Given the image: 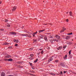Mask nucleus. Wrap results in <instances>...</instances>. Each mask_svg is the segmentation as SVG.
<instances>
[{"label":"nucleus","mask_w":76,"mask_h":76,"mask_svg":"<svg viewBox=\"0 0 76 76\" xmlns=\"http://www.w3.org/2000/svg\"><path fill=\"white\" fill-rule=\"evenodd\" d=\"M7 26L8 27H10V25L9 24H8L7 25Z\"/></svg>","instance_id":"nucleus-38"},{"label":"nucleus","mask_w":76,"mask_h":76,"mask_svg":"<svg viewBox=\"0 0 76 76\" xmlns=\"http://www.w3.org/2000/svg\"><path fill=\"white\" fill-rule=\"evenodd\" d=\"M58 61H58V60H56L55 61V63H58Z\"/></svg>","instance_id":"nucleus-20"},{"label":"nucleus","mask_w":76,"mask_h":76,"mask_svg":"<svg viewBox=\"0 0 76 76\" xmlns=\"http://www.w3.org/2000/svg\"><path fill=\"white\" fill-rule=\"evenodd\" d=\"M69 15L70 16H72V12L71 11L69 12Z\"/></svg>","instance_id":"nucleus-15"},{"label":"nucleus","mask_w":76,"mask_h":76,"mask_svg":"<svg viewBox=\"0 0 76 76\" xmlns=\"http://www.w3.org/2000/svg\"><path fill=\"white\" fill-rule=\"evenodd\" d=\"M49 38H53V36H49Z\"/></svg>","instance_id":"nucleus-36"},{"label":"nucleus","mask_w":76,"mask_h":76,"mask_svg":"<svg viewBox=\"0 0 76 76\" xmlns=\"http://www.w3.org/2000/svg\"><path fill=\"white\" fill-rule=\"evenodd\" d=\"M66 44H72V42H69L68 43H66Z\"/></svg>","instance_id":"nucleus-18"},{"label":"nucleus","mask_w":76,"mask_h":76,"mask_svg":"<svg viewBox=\"0 0 76 76\" xmlns=\"http://www.w3.org/2000/svg\"><path fill=\"white\" fill-rule=\"evenodd\" d=\"M29 59H30V60H32V59H33V58L32 57L29 58Z\"/></svg>","instance_id":"nucleus-31"},{"label":"nucleus","mask_w":76,"mask_h":76,"mask_svg":"<svg viewBox=\"0 0 76 76\" xmlns=\"http://www.w3.org/2000/svg\"><path fill=\"white\" fill-rule=\"evenodd\" d=\"M47 58V57H46V58Z\"/></svg>","instance_id":"nucleus-61"},{"label":"nucleus","mask_w":76,"mask_h":76,"mask_svg":"<svg viewBox=\"0 0 76 76\" xmlns=\"http://www.w3.org/2000/svg\"><path fill=\"white\" fill-rule=\"evenodd\" d=\"M5 22H7V20H5Z\"/></svg>","instance_id":"nucleus-46"},{"label":"nucleus","mask_w":76,"mask_h":76,"mask_svg":"<svg viewBox=\"0 0 76 76\" xmlns=\"http://www.w3.org/2000/svg\"><path fill=\"white\" fill-rule=\"evenodd\" d=\"M12 48L11 47H10L8 48Z\"/></svg>","instance_id":"nucleus-47"},{"label":"nucleus","mask_w":76,"mask_h":76,"mask_svg":"<svg viewBox=\"0 0 76 76\" xmlns=\"http://www.w3.org/2000/svg\"><path fill=\"white\" fill-rule=\"evenodd\" d=\"M67 73V71H64V73Z\"/></svg>","instance_id":"nucleus-39"},{"label":"nucleus","mask_w":76,"mask_h":76,"mask_svg":"<svg viewBox=\"0 0 76 76\" xmlns=\"http://www.w3.org/2000/svg\"><path fill=\"white\" fill-rule=\"evenodd\" d=\"M42 50V49H39V50Z\"/></svg>","instance_id":"nucleus-54"},{"label":"nucleus","mask_w":76,"mask_h":76,"mask_svg":"<svg viewBox=\"0 0 76 76\" xmlns=\"http://www.w3.org/2000/svg\"><path fill=\"white\" fill-rule=\"evenodd\" d=\"M33 50V48H31L29 49V50L31 51V50Z\"/></svg>","instance_id":"nucleus-37"},{"label":"nucleus","mask_w":76,"mask_h":76,"mask_svg":"<svg viewBox=\"0 0 76 76\" xmlns=\"http://www.w3.org/2000/svg\"><path fill=\"white\" fill-rule=\"evenodd\" d=\"M67 55H66L65 57H64V58L65 60L67 58Z\"/></svg>","instance_id":"nucleus-21"},{"label":"nucleus","mask_w":76,"mask_h":76,"mask_svg":"<svg viewBox=\"0 0 76 76\" xmlns=\"http://www.w3.org/2000/svg\"><path fill=\"white\" fill-rule=\"evenodd\" d=\"M7 76H13V75H8Z\"/></svg>","instance_id":"nucleus-48"},{"label":"nucleus","mask_w":76,"mask_h":76,"mask_svg":"<svg viewBox=\"0 0 76 76\" xmlns=\"http://www.w3.org/2000/svg\"><path fill=\"white\" fill-rule=\"evenodd\" d=\"M18 34H19V35H21L22 34H20V33Z\"/></svg>","instance_id":"nucleus-51"},{"label":"nucleus","mask_w":76,"mask_h":76,"mask_svg":"<svg viewBox=\"0 0 76 76\" xmlns=\"http://www.w3.org/2000/svg\"><path fill=\"white\" fill-rule=\"evenodd\" d=\"M72 34H73V33L72 32H71L70 33H68L67 34L69 35H72Z\"/></svg>","instance_id":"nucleus-22"},{"label":"nucleus","mask_w":76,"mask_h":76,"mask_svg":"<svg viewBox=\"0 0 76 76\" xmlns=\"http://www.w3.org/2000/svg\"><path fill=\"white\" fill-rule=\"evenodd\" d=\"M10 34L12 35H16V33L15 32H10Z\"/></svg>","instance_id":"nucleus-8"},{"label":"nucleus","mask_w":76,"mask_h":76,"mask_svg":"<svg viewBox=\"0 0 76 76\" xmlns=\"http://www.w3.org/2000/svg\"><path fill=\"white\" fill-rule=\"evenodd\" d=\"M14 42H16V43H18V42H19V40H18V39H17L16 40H15Z\"/></svg>","instance_id":"nucleus-17"},{"label":"nucleus","mask_w":76,"mask_h":76,"mask_svg":"<svg viewBox=\"0 0 76 76\" xmlns=\"http://www.w3.org/2000/svg\"><path fill=\"white\" fill-rule=\"evenodd\" d=\"M29 63L30 64V65L31 66H32V63H31L30 62H29Z\"/></svg>","instance_id":"nucleus-28"},{"label":"nucleus","mask_w":76,"mask_h":76,"mask_svg":"<svg viewBox=\"0 0 76 76\" xmlns=\"http://www.w3.org/2000/svg\"><path fill=\"white\" fill-rule=\"evenodd\" d=\"M60 74H63V72H62V71H61Z\"/></svg>","instance_id":"nucleus-42"},{"label":"nucleus","mask_w":76,"mask_h":76,"mask_svg":"<svg viewBox=\"0 0 76 76\" xmlns=\"http://www.w3.org/2000/svg\"><path fill=\"white\" fill-rule=\"evenodd\" d=\"M1 76H5V73L3 72L1 73Z\"/></svg>","instance_id":"nucleus-7"},{"label":"nucleus","mask_w":76,"mask_h":76,"mask_svg":"<svg viewBox=\"0 0 76 76\" xmlns=\"http://www.w3.org/2000/svg\"><path fill=\"white\" fill-rule=\"evenodd\" d=\"M66 29L63 28V29L60 32L61 33H62V32H64L65 31V30H66Z\"/></svg>","instance_id":"nucleus-6"},{"label":"nucleus","mask_w":76,"mask_h":76,"mask_svg":"<svg viewBox=\"0 0 76 76\" xmlns=\"http://www.w3.org/2000/svg\"><path fill=\"white\" fill-rule=\"evenodd\" d=\"M18 44H16L15 45V46H18Z\"/></svg>","instance_id":"nucleus-41"},{"label":"nucleus","mask_w":76,"mask_h":76,"mask_svg":"<svg viewBox=\"0 0 76 76\" xmlns=\"http://www.w3.org/2000/svg\"><path fill=\"white\" fill-rule=\"evenodd\" d=\"M51 61L50 59L48 60V62H50V61Z\"/></svg>","instance_id":"nucleus-40"},{"label":"nucleus","mask_w":76,"mask_h":76,"mask_svg":"<svg viewBox=\"0 0 76 76\" xmlns=\"http://www.w3.org/2000/svg\"><path fill=\"white\" fill-rule=\"evenodd\" d=\"M75 74H76V73H75Z\"/></svg>","instance_id":"nucleus-62"},{"label":"nucleus","mask_w":76,"mask_h":76,"mask_svg":"<svg viewBox=\"0 0 76 76\" xmlns=\"http://www.w3.org/2000/svg\"><path fill=\"white\" fill-rule=\"evenodd\" d=\"M53 41H58V40L56 39H53Z\"/></svg>","instance_id":"nucleus-26"},{"label":"nucleus","mask_w":76,"mask_h":76,"mask_svg":"<svg viewBox=\"0 0 76 76\" xmlns=\"http://www.w3.org/2000/svg\"><path fill=\"white\" fill-rule=\"evenodd\" d=\"M66 45H65V46H64V47H63V48H66Z\"/></svg>","instance_id":"nucleus-32"},{"label":"nucleus","mask_w":76,"mask_h":76,"mask_svg":"<svg viewBox=\"0 0 76 76\" xmlns=\"http://www.w3.org/2000/svg\"><path fill=\"white\" fill-rule=\"evenodd\" d=\"M30 75H33V74H30Z\"/></svg>","instance_id":"nucleus-52"},{"label":"nucleus","mask_w":76,"mask_h":76,"mask_svg":"<svg viewBox=\"0 0 76 76\" xmlns=\"http://www.w3.org/2000/svg\"><path fill=\"white\" fill-rule=\"evenodd\" d=\"M32 69H34V68H33V67H32Z\"/></svg>","instance_id":"nucleus-50"},{"label":"nucleus","mask_w":76,"mask_h":76,"mask_svg":"<svg viewBox=\"0 0 76 76\" xmlns=\"http://www.w3.org/2000/svg\"><path fill=\"white\" fill-rule=\"evenodd\" d=\"M71 54V50H70L69 52V55Z\"/></svg>","instance_id":"nucleus-27"},{"label":"nucleus","mask_w":76,"mask_h":76,"mask_svg":"<svg viewBox=\"0 0 76 76\" xmlns=\"http://www.w3.org/2000/svg\"><path fill=\"white\" fill-rule=\"evenodd\" d=\"M50 25H52V24L51 23H50Z\"/></svg>","instance_id":"nucleus-53"},{"label":"nucleus","mask_w":76,"mask_h":76,"mask_svg":"<svg viewBox=\"0 0 76 76\" xmlns=\"http://www.w3.org/2000/svg\"><path fill=\"white\" fill-rule=\"evenodd\" d=\"M8 44H9V43H8L5 42L4 43L3 45H8Z\"/></svg>","instance_id":"nucleus-19"},{"label":"nucleus","mask_w":76,"mask_h":76,"mask_svg":"<svg viewBox=\"0 0 76 76\" xmlns=\"http://www.w3.org/2000/svg\"><path fill=\"white\" fill-rule=\"evenodd\" d=\"M16 9H17L16 7L15 6L12 9V11H15Z\"/></svg>","instance_id":"nucleus-4"},{"label":"nucleus","mask_w":76,"mask_h":76,"mask_svg":"<svg viewBox=\"0 0 76 76\" xmlns=\"http://www.w3.org/2000/svg\"><path fill=\"white\" fill-rule=\"evenodd\" d=\"M50 59L51 61H52V60H53V58H51L50 59Z\"/></svg>","instance_id":"nucleus-35"},{"label":"nucleus","mask_w":76,"mask_h":76,"mask_svg":"<svg viewBox=\"0 0 76 76\" xmlns=\"http://www.w3.org/2000/svg\"><path fill=\"white\" fill-rule=\"evenodd\" d=\"M66 22H69V20H68V19H66Z\"/></svg>","instance_id":"nucleus-43"},{"label":"nucleus","mask_w":76,"mask_h":76,"mask_svg":"<svg viewBox=\"0 0 76 76\" xmlns=\"http://www.w3.org/2000/svg\"><path fill=\"white\" fill-rule=\"evenodd\" d=\"M41 53L42 54H44V51L42 50L41 52Z\"/></svg>","instance_id":"nucleus-34"},{"label":"nucleus","mask_w":76,"mask_h":76,"mask_svg":"<svg viewBox=\"0 0 76 76\" xmlns=\"http://www.w3.org/2000/svg\"><path fill=\"white\" fill-rule=\"evenodd\" d=\"M27 37H28V38H31V36H28V34H27Z\"/></svg>","instance_id":"nucleus-30"},{"label":"nucleus","mask_w":76,"mask_h":76,"mask_svg":"<svg viewBox=\"0 0 76 76\" xmlns=\"http://www.w3.org/2000/svg\"><path fill=\"white\" fill-rule=\"evenodd\" d=\"M47 59L46 58H45L43 59V60H46Z\"/></svg>","instance_id":"nucleus-45"},{"label":"nucleus","mask_w":76,"mask_h":76,"mask_svg":"<svg viewBox=\"0 0 76 76\" xmlns=\"http://www.w3.org/2000/svg\"><path fill=\"white\" fill-rule=\"evenodd\" d=\"M38 60V59H37L36 60L34 61V63H37V61Z\"/></svg>","instance_id":"nucleus-23"},{"label":"nucleus","mask_w":76,"mask_h":76,"mask_svg":"<svg viewBox=\"0 0 76 76\" xmlns=\"http://www.w3.org/2000/svg\"><path fill=\"white\" fill-rule=\"evenodd\" d=\"M72 41H73V40H72Z\"/></svg>","instance_id":"nucleus-59"},{"label":"nucleus","mask_w":76,"mask_h":76,"mask_svg":"<svg viewBox=\"0 0 76 76\" xmlns=\"http://www.w3.org/2000/svg\"><path fill=\"white\" fill-rule=\"evenodd\" d=\"M43 31H45V29L39 31H38L39 34H41V32H43Z\"/></svg>","instance_id":"nucleus-5"},{"label":"nucleus","mask_w":76,"mask_h":76,"mask_svg":"<svg viewBox=\"0 0 76 76\" xmlns=\"http://www.w3.org/2000/svg\"><path fill=\"white\" fill-rule=\"evenodd\" d=\"M5 61H13V59H5Z\"/></svg>","instance_id":"nucleus-3"},{"label":"nucleus","mask_w":76,"mask_h":76,"mask_svg":"<svg viewBox=\"0 0 76 76\" xmlns=\"http://www.w3.org/2000/svg\"><path fill=\"white\" fill-rule=\"evenodd\" d=\"M0 31H1L2 32H5V30L3 29H0Z\"/></svg>","instance_id":"nucleus-11"},{"label":"nucleus","mask_w":76,"mask_h":76,"mask_svg":"<svg viewBox=\"0 0 76 76\" xmlns=\"http://www.w3.org/2000/svg\"><path fill=\"white\" fill-rule=\"evenodd\" d=\"M20 36H21V37H27L28 36V34H21V35H20Z\"/></svg>","instance_id":"nucleus-2"},{"label":"nucleus","mask_w":76,"mask_h":76,"mask_svg":"<svg viewBox=\"0 0 76 76\" xmlns=\"http://www.w3.org/2000/svg\"><path fill=\"white\" fill-rule=\"evenodd\" d=\"M47 24H45V25H47Z\"/></svg>","instance_id":"nucleus-56"},{"label":"nucleus","mask_w":76,"mask_h":76,"mask_svg":"<svg viewBox=\"0 0 76 76\" xmlns=\"http://www.w3.org/2000/svg\"><path fill=\"white\" fill-rule=\"evenodd\" d=\"M61 48H62V47H61L59 46L57 48V49H58V50H61Z\"/></svg>","instance_id":"nucleus-9"},{"label":"nucleus","mask_w":76,"mask_h":76,"mask_svg":"<svg viewBox=\"0 0 76 76\" xmlns=\"http://www.w3.org/2000/svg\"><path fill=\"white\" fill-rule=\"evenodd\" d=\"M35 41H36V40H35Z\"/></svg>","instance_id":"nucleus-60"},{"label":"nucleus","mask_w":76,"mask_h":76,"mask_svg":"<svg viewBox=\"0 0 76 76\" xmlns=\"http://www.w3.org/2000/svg\"><path fill=\"white\" fill-rule=\"evenodd\" d=\"M50 42H51V43H52L53 42V41H51Z\"/></svg>","instance_id":"nucleus-49"},{"label":"nucleus","mask_w":76,"mask_h":76,"mask_svg":"<svg viewBox=\"0 0 76 76\" xmlns=\"http://www.w3.org/2000/svg\"><path fill=\"white\" fill-rule=\"evenodd\" d=\"M32 35H33V37H35V35H34V34H32Z\"/></svg>","instance_id":"nucleus-44"},{"label":"nucleus","mask_w":76,"mask_h":76,"mask_svg":"<svg viewBox=\"0 0 76 76\" xmlns=\"http://www.w3.org/2000/svg\"><path fill=\"white\" fill-rule=\"evenodd\" d=\"M11 57V56L9 55L7 56L6 57V58H10Z\"/></svg>","instance_id":"nucleus-10"},{"label":"nucleus","mask_w":76,"mask_h":76,"mask_svg":"<svg viewBox=\"0 0 76 76\" xmlns=\"http://www.w3.org/2000/svg\"><path fill=\"white\" fill-rule=\"evenodd\" d=\"M31 57H33V56H34V55L32 54H31L30 55Z\"/></svg>","instance_id":"nucleus-29"},{"label":"nucleus","mask_w":76,"mask_h":76,"mask_svg":"<svg viewBox=\"0 0 76 76\" xmlns=\"http://www.w3.org/2000/svg\"><path fill=\"white\" fill-rule=\"evenodd\" d=\"M66 13L67 14V13H68V12H66Z\"/></svg>","instance_id":"nucleus-57"},{"label":"nucleus","mask_w":76,"mask_h":76,"mask_svg":"<svg viewBox=\"0 0 76 76\" xmlns=\"http://www.w3.org/2000/svg\"><path fill=\"white\" fill-rule=\"evenodd\" d=\"M38 32H37V31H36V32H35L34 33V34H33V35H36V34H37Z\"/></svg>","instance_id":"nucleus-25"},{"label":"nucleus","mask_w":76,"mask_h":76,"mask_svg":"<svg viewBox=\"0 0 76 76\" xmlns=\"http://www.w3.org/2000/svg\"><path fill=\"white\" fill-rule=\"evenodd\" d=\"M33 73H34V72H33Z\"/></svg>","instance_id":"nucleus-58"},{"label":"nucleus","mask_w":76,"mask_h":76,"mask_svg":"<svg viewBox=\"0 0 76 76\" xmlns=\"http://www.w3.org/2000/svg\"><path fill=\"white\" fill-rule=\"evenodd\" d=\"M44 39L46 41H48V39H47V37H45L44 38Z\"/></svg>","instance_id":"nucleus-13"},{"label":"nucleus","mask_w":76,"mask_h":76,"mask_svg":"<svg viewBox=\"0 0 76 76\" xmlns=\"http://www.w3.org/2000/svg\"><path fill=\"white\" fill-rule=\"evenodd\" d=\"M56 38H58L57 39H60V37L59 36H56Z\"/></svg>","instance_id":"nucleus-16"},{"label":"nucleus","mask_w":76,"mask_h":76,"mask_svg":"<svg viewBox=\"0 0 76 76\" xmlns=\"http://www.w3.org/2000/svg\"><path fill=\"white\" fill-rule=\"evenodd\" d=\"M1 2L0 3V4H1Z\"/></svg>","instance_id":"nucleus-55"},{"label":"nucleus","mask_w":76,"mask_h":76,"mask_svg":"<svg viewBox=\"0 0 76 76\" xmlns=\"http://www.w3.org/2000/svg\"><path fill=\"white\" fill-rule=\"evenodd\" d=\"M50 75H52V76H55V75H56V74H54L53 73H50Z\"/></svg>","instance_id":"nucleus-14"},{"label":"nucleus","mask_w":76,"mask_h":76,"mask_svg":"<svg viewBox=\"0 0 76 76\" xmlns=\"http://www.w3.org/2000/svg\"><path fill=\"white\" fill-rule=\"evenodd\" d=\"M40 38H41L42 39L43 38V36L40 35Z\"/></svg>","instance_id":"nucleus-24"},{"label":"nucleus","mask_w":76,"mask_h":76,"mask_svg":"<svg viewBox=\"0 0 76 76\" xmlns=\"http://www.w3.org/2000/svg\"><path fill=\"white\" fill-rule=\"evenodd\" d=\"M28 34L29 35H31V33L30 32H28Z\"/></svg>","instance_id":"nucleus-33"},{"label":"nucleus","mask_w":76,"mask_h":76,"mask_svg":"<svg viewBox=\"0 0 76 76\" xmlns=\"http://www.w3.org/2000/svg\"><path fill=\"white\" fill-rule=\"evenodd\" d=\"M66 39H70V37L68 36L66 37Z\"/></svg>","instance_id":"nucleus-12"},{"label":"nucleus","mask_w":76,"mask_h":76,"mask_svg":"<svg viewBox=\"0 0 76 76\" xmlns=\"http://www.w3.org/2000/svg\"><path fill=\"white\" fill-rule=\"evenodd\" d=\"M60 66L62 67H64L65 64L63 63V62H61L60 63Z\"/></svg>","instance_id":"nucleus-1"}]
</instances>
